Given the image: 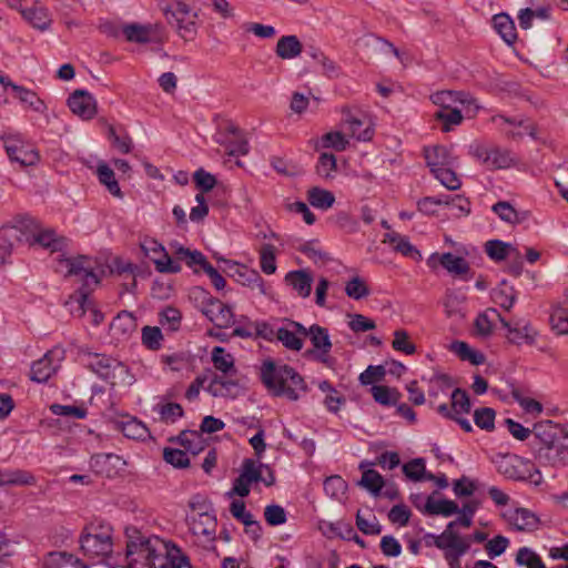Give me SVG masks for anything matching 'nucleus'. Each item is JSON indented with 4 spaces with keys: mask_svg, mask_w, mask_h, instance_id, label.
I'll list each match as a JSON object with an SVG mask.
<instances>
[{
    "mask_svg": "<svg viewBox=\"0 0 568 568\" xmlns=\"http://www.w3.org/2000/svg\"><path fill=\"white\" fill-rule=\"evenodd\" d=\"M261 379L265 387L274 395L297 400L307 387L303 377L288 365H277L273 361H265L261 367Z\"/></svg>",
    "mask_w": 568,
    "mask_h": 568,
    "instance_id": "f257e3e1",
    "label": "nucleus"
},
{
    "mask_svg": "<svg viewBox=\"0 0 568 568\" xmlns=\"http://www.w3.org/2000/svg\"><path fill=\"white\" fill-rule=\"evenodd\" d=\"M126 557L131 562H140L145 567L162 566L161 551L165 550V540L156 536H145L136 527L125 529Z\"/></svg>",
    "mask_w": 568,
    "mask_h": 568,
    "instance_id": "f03ea898",
    "label": "nucleus"
},
{
    "mask_svg": "<svg viewBox=\"0 0 568 568\" xmlns=\"http://www.w3.org/2000/svg\"><path fill=\"white\" fill-rule=\"evenodd\" d=\"M60 264L65 265L67 276H77L82 281L81 287L70 296L71 301L78 303L80 316H82L85 313L87 306L90 304V293L100 282L94 272L95 262L89 256L80 255L75 258L60 260Z\"/></svg>",
    "mask_w": 568,
    "mask_h": 568,
    "instance_id": "7ed1b4c3",
    "label": "nucleus"
},
{
    "mask_svg": "<svg viewBox=\"0 0 568 568\" xmlns=\"http://www.w3.org/2000/svg\"><path fill=\"white\" fill-rule=\"evenodd\" d=\"M160 9L168 22L185 41L193 40L197 32L199 14L181 0H162Z\"/></svg>",
    "mask_w": 568,
    "mask_h": 568,
    "instance_id": "20e7f679",
    "label": "nucleus"
},
{
    "mask_svg": "<svg viewBox=\"0 0 568 568\" xmlns=\"http://www.w3.org/2000/svg\"><path fill=\"white\" fill-rule=\"evenodd\" d=\"M26 231L23 242L30 246L40 245L50 253L63 252L69 244L65 236L59 235L53 229H41L32 219H27L20 223Z\"/></svg>",
    "mask_w": 568,
    "mask_h": 568,
    "instance_id": "39448f33",
    "label": "nucleus"
},
{
    "mask_svg": "<svg viewBox=\"0 0 568 568\" xmlns=\"http://www.w3.org/2000/svg\"><path fill=\"white\" fill-rule=\"evenodd\" d=\"M80 548L85 556L105 557L112 552V534L109 526H87L80 536Z\"/></svg>",
    "mask_w": 568,
    "mask_h": 568,
    "instance_id": "423d86ee",
    "label": "nucleus"
},
{
    "mask_svg": "<svg viewBox=\"0 0 568 568\" xmlns=\"http://www.w3.org/2000/svg\"><path fill=\"white\" fill-rule=\"evenodd\" d=\"M4 142V149L12 162L19 163L21 166H31L40 160L39 153L22 136L16 134H4L0 136Z\"/></svg>",
    "mask_w": 568,
    "mask_h": 568,
    "instance_id": "0eeeda50",
    "label": "nucleus"
},
{
    "mask_svg": "<svg viewBox=\"0 0 568 568\" xmlns=\"http://www.w3.org/2000/svg\"><path fill=\"white\" fill-rule=\"evenodd\" d=\"M432 102L439 109L465 108L467 116H474L478 110L476 100L467 92L444 90L430 95Z\"/></svg>",
    "mask_w": 568,
    "mask_h": 568,
    "instance_id": "6e6552de",
    "label": "nucleus"
},
{
    "mask_svg": "<svg viewBox=\"0 0 568 568\" xmlns=\"http://www.w3.org/2000/svg\"><path fill=\"white\" fill-rule=\"evenodd\" d=\"M141 248L155 265V270L160 273L175 274L181 271V265L165 252L164 246L153 239L145 240L141 244Z\"/></svg>",
    "mask_w": 568,
    "mask_h": 568,
    "instance_id": "1a4fd4ad",
    "label": "nucleus"
},
{
    "mask_svg": "<svg viewBox=\"0 0 568 568\" xmlns=\"http://www.w3.org/2000/svg\"><path fill=\"white\" fill-rule=\"evenodd\" d=\"M216 142L223 145L231 156L246 155L250 151L248 141L243 131L233 122H227L224 132L220 133Z\"/></svg>",
    "mask_w": 568,
    "mask_h": 568,
    "instance_id": "9d476101",
    "label": "nucleus"
},
{
    "mask_svg": "<svg viewBox=\"0 0 568 568\" xmlns=\"http://www.w3.org/2000/svg\"><path fill=\"white\" fill-rule=\"evenodd\" d=\"M456 526L457 521H450L436 540V547L438 549H446V556L453 554L455 560L469 550V539L458 535L454 530Z\"/></svg>",
    "mask_w": 568,
    "mask_h": 568,
    "instance_id": "9b49d317",
    "label": "nucleus"
},
{
    "mask_svg": "<svg viewBox=\"0 0 568 568\" xmlns=\"http://www.w3.org/2000/svg\"><path fill=\"white\" fill-rule=\"evenodd\" d=\"M491 121L497 124L506 135L518 139L529 135L537 139V133L534 124L521 116H506L497 114L491 118Z\"/></svg>",
    "mask_w": 568,
    "mask_h": 568,
    "instance_id": "f8f14e48",
    "label": "nucleus"
},
{
    "mask_svg": "<svg viewBox=\"0 0 568 568\" xmlns=\"http://www.w3.org/2000/svg\"><path fill=\"white\" fill-rule=\"evenodd\" d=\"M63 351L53 348L48 351L42 358L33 362L30 378L37 383H45L57 372L59 363L63 359Z\"/></svg>",
    "mask_w": 568,
    "mask_h": 568,
    "instance_id": "ddd939ff",
    "label": "nucleus"
},
{
    "mask_svg": "<svg viewBox=\"0 0 568 568\" xmlns=\"http://www.w3.org/2000/svg\"><path fill=\"white\" fill-rule=\"evenodd\" d=\"M203 314L217 327H230L234 324V314L231 306L211 296L203 302Z\"/></svg>",
    "mask_w": 568,
    "mask_h": 568,
    "instance_id": "4468645a",
    "label": "nucleus"
},
{
    "mask_svg": "<svg viewBox=\"0 0 568 568\" xmlns=\"http://www.w3.org/2000/svg\"><path fill=\"white\" fill-rule=\"evenodd\" d=\"M364 122L359 111H354L349 106L342 108V126L347 134L358 141H369L373 136V130L369 126L363 129Z\"/></svg>",
    "mask_w": 568,
    "mask_h": 568,
    "instance_id": "2eb2a0df",
    "label": "nucleus"
},
{
    "mask_svg": "<svg viewBox=\"0 0 568 568\" xmlns=\"http://www.w3.org/2000/svg\"><path fill=\"white\" fill-rule=\"evenodd\" d=\"M426 264L430 268H436L438 265L443 266L448 273L455 276H462L469 271V265L467 261L457 256L453 253H433L426 261Z\"/></svg>",
    "mask_w": 568,
    "mask_h": 568,
    "instance_id": "dca6fc26",
    "label": "nucleus"
},
{
    "mask_svg": "<svg viewBox=\"0 0 568 568\" xmlns=\"http://www.w3.org/2000/svg\"><path fill=\"white\" fill-rule=\"evenodd\" d=\"M70 110L83 120H90L97 114V101L85 90H75L68 98Z\"/></svg>",
    "mask_w": 568,
    "mask_h": 568,
    "instance_id": "f3484780",
    "label": "nucleus"
},
{
    "mask_svg": "<svg viewBox=\"0 0 568 568\" xmlns=\"http://www.w3.org/2000/svg\"><path fill=\"white\" fill-rule=\"evenodd\" d=\"M89 367L99 377L110 383L111 385L115 384L114 379L116 371H124V366L120 362L100 354H94L90 357Z\"/></svg>",
    "mask_w": 568,
    "mask_h": 568,
    "instance_id": "a211bd4d",
    "label": "nucleus"
},
{
    "mask_svg": "<svg viewBox=\"0 0 568 568\" xmlns=\"http://www.w3.org/2000/svg\"><path fill=\"white\" fill-rule=\"evenodd\" d=\"M121 33L129 42L145 44L156 40L159 24L128 23L121 27Z\"/></svg>",
    "mask_w": 568,
    "mask_h": 568,
    "instance_id": "6ab92c4d",
    "label": "nucleus"
},
{
    "mask_svg": "<svg viewBox=\"0 0 568 568\" xmlns=\"http://www.w3.org/2000/svg\"><path fill=\"white\" fill-rule=\"evenodd\" d=\"M26 231L20 225L3 226L0 230V265L6 264L18 243H23Z\"/></svg>",
    "mask_w": 568,
    "mask_h": 568,
    "instance_id": "aec40b11",
    "label": "nucleus"
},
{
    "mask_svg": "<svg viewBox=\"0 0 568 568\" xmlns=\"http://www.w3.org/2000/svg\"><path fill=\"white\" fill-rule=\"evenodd\" d=\"M90 465L95 474L111 478L123 469L125 462L115 454H97L91 457Z\"/></svg>",
    "mask_w": 568,
    "mask_h": 568,
    "instance_id": "412c9836",
    "label": "nucleus"
},
{
    "mask_svg": "<svg viewBox=\"0 0 568 568\" xmlns=\"http://www.w3.org/2000/svg\"><path fill=\"white\" fill-rule=\"evenodd\" d=\"M534 455L544 465L559 466L568 463V447L561 438L550 445L538 447Z\"/></svg>",
    "mask_w": 568,
    "mask_h": 568,
    "instance_id": "4be33fe9",
    "label": "nucleus"
},
{
    "mask_svg": "<svg viewBox=\"0 0 568 568\" xmlns=\"http://www.w3.org/2000/svg\"><path fill=\"white\" fill-rule=\"evenodd\" d=\"M476 156L491 170H500L509 168L513 159L510 153L500 148L491 146H479L476 150Z\"/></svg>",
    "mask_w": 568,
    "mask_h": 568,
    "instance_id": "5701e85b",
    "label": "nucleus"
},
{
    "mask_svg": "<svg viewBox=\"0 0 568 568\" xmlns=\"http://www.w3.org/2000/svg\"><path fill=\"white\" fill-rule=\"evenodd\" d=\"M559 438L561 437L559 436L558 428L551 420L536 423L532 428L530 448L535 454L538 452V447L550 445Z\"/></svg>",
    "mask_w": 568,
    "mask_h": 568,
    "instance_id": "b1692460",
    "label": "nucleus"
},
{
    "mask_svg": "<svg viewBox=\"0 0 568 568\" xmlns=\"http://www.w3.org/2000/svg\"><path fill=\"white\" fill-rule=\"evenodd\" d=\"M500 322L503 326L508 329V339L510 343L516 345L535 344L537 331L529 323L517 322L514 325H510V323L504 318H500Z\"/></svg>",
    "mask_w": 568,
    "mask_h": 568,
    "instance_id": "393cba45",
    "label": "nucleus"
},
{
    "mask_svg": "<svg viewBox=\"0 0 568 568\" xmlns=\"http://www.w3.org/2000/svg\"><path fill=\"white\" fill-rule=\"evenodd\" d=\"M450 405L443 403L438 406V413L444 417L468 414L470 412V399L466 390L455 388L450 394Z\"/></svg>",
    "mask_w": 568,
    "mask_h": 568,
    "instance_id": "a878e982",
    "label": "nucleus"
},
{
    "mask_svg": "<svg viewBox=\"0 0 568 568\" xmlns=\"http://www.w3.org/2000/svg\"><path fill=\"white\" fill-rule=\"evenodd\" d=\"M424 156L430 172L456 164V158L443 145L427 146L424 149Z\"/></svg>",
    "mask_w": 568,
    "mask_h": 568,
    "instance_id": "bb28decb",
    "label": "nucleus"
},
{
    "mask_svg": "<svg viewBox=\"0 0 568 568\" xmlns=\"http://www.w3.org/2000/svg\"><path fill=\"white\" fill-rule=\"evenodd\" d=\"M233 273L231 274L235 280L252 290H256L260 294H266L265 283L260 275V273L255 270L248 268L245 265L234 263L232 265Z\"/></svg>",
    "mask_w": 568,
    "mask_h": 568,
    "instance_id": "cd10ccee",
    "label": "nucleus"
},
{
    "mask_svg": "<svg viewBox=\"0 0 568 568\" xmlns=\"http://www.w3.org/2000/svg\"><path fill=\"white\" fill-rule=\"evenodd\" d=\"M307 333L313 347L318 352L317 358L326 364L332 349V342L327 328L313 324L307 329Z\"/></svg>",
    "mask_w": 568,
    "mask_h": 568,
    "instance_id": "c85d7f7f",
    "label": "nucleus"
},
{
    "mask_svg": "<svg viewBox=\"0 0 568 568\" xmlns=\"http://www.w3.org/2000/svg\"><path fill=\"white\" fill-rule=\"evenodd\" d=\"M286 285L291 286L298 296L306 298L311 295L313 276L306 270L291 271L284 278Z\"/></svg>",
    "mask_w": 568,
    "mask_h": 568,
    "instance_id": "c756f323",
    "label": "nucleus"
},
{
    "mask_svg": "<svg viewBox=\"0 0 568 568\" xmlns=\"http://www.w3.org/2000/svg\"><path fill=\"white\" fill-rule=\"evenodd\" d=\"M136 326L134 315L128 311H122L111 322L110 329L118 339H126L135 332Z\"/></svg>",
    "mask_w": 568,
    "mask_h": 568,
    "instance_id": "7c9ffc66",
    "label": "nucleus"
},
{
    "mask_svg": "<svg viewBox=\"0 0 568 568\" xmlns=\"http://www.w3.org/2000/svg\"><path fill=\"white\" fill-rule=\"evenodd\" d=\"M162 566L158 568H192L189 557L174 544L165 541V550L161 551Z\"/></svg>",
    "mask_w": 568,
    "mask_h": 568,
    "instance_id": "2f4dec72",
    "label": "nucleus"
},
{
    "mask_svg": "<svg viewBox=\"0 0 568 568\" xmlns=\"http://www.w3.org/2000/svg\"><path fill=\"white\" fill-rule=\"evenodd\" d=\"M527 463L518 456H505L498 465V471L514 480H525L527 471L523 469Z\"/></svg>",
    "mask_w": 568,
    "mask_h": 568,
    "instance_id": "473e14b6",
    "label": "nucleus"
},
{
    "mask_svg": "<svg viewBox=\"0 0 568 568\" xmlns=\"http://www.w3.org/2000/svg\"><path fill=\"white\" fill-rule=\"evenodd\" d=\"M302 51L303 44L294 34L281 37L275 47L276 55L283 60L295 59Z\"/></svg>",
    "mask_w": 568,
    "mask_h": 568,
    "instance_id": "72a5a7b5",
    "label": "nucleus"
},
{
    "mask_svg": "<svg viewBox=\"0 0 568 568\" xmlns=\"http://www.w3.org/2000/svg\"><path fill=\"white\" fill-rule=\"evenodd\" d=\"M22 17L34 29L40 31H47L52 23V19L48 10L43 7L37 6L33 2L30 4L29 9L23 10Z\"/></svg>",
    "mask_w": 568,
    "mask_h": 568,
    "instance_id": "f704fd0d",
    "label": "nucleus"
},
{
    "mask_svg": "<svg viewBox=\"0 0 568 568\" xmlns=\"http://www.w3.org/2000/svg\"><path fill=\"white\" fill-rule=\"evenodd\" d=\"M458 511V505L450 499H436L433 496H428L424 505V513L428 515H442L444 517H450Z\"/></svg>",
    "mask_w": 568,
    "mask_h": 568,
    "instance_id": "c9c22d12",
    "label": "nucleus"
},
{
    "mask_svg": "<svg viewBox=\"0 0 568 568\" xmlns=\"http://www.w3.org/2000/svg\"><path fill=\"white\" fill-rule=\"evenodd\" d=\"M493 26L496 32L507 44H513L517 39L516 27L508 14L499 13L494 16Z\"/></svg>",
    "mask_w": 568,
    "mask_h": 568,
    "instance_id": "e433bc0d",
    "label": "nucleus"
},
{
    "mask_svg": "<svg viewBox=\"0 0 568 568\" xmlns=\"http://www.w3.org/2000/svg\"><path fill=\"white\" fill-rule=\"evenodd\" d=\"M97 175L99 182L106 187V190L113 196L118 199L123 197V193L121 187L115 179V174L113 170L104 162H100L97 166Z\"/></svg>",
    "mask_w": 568,
    "mask_h": 568,
    "instance_id": "4c0bfd02",
    "label": "nucleus"
},
{
    "mask_svg": "<svg viewBox=\"0 0 568 568\" xmlns=\"http://www.w3.org/2000/svg\"><path fill=\"white\" fill-rule=\"evenodd\" d=\"M509 521L518 530H532L538 525L537 516L527 508H516L508 515Z\"/></svg>",
    "mask_w": 568,
    "mask_h": 568,
    "instance_id": "58836bf2",
    "label": "nucleus"
},
{
    "mask_svg": "<svg viewBox=\"0 0 568 568\" xmlns=\"http://www.w3.org/2000/svg\"><path fill=\"white\" fill-rule=\"evenodd\" d=\"M44 568H87V566L71 554L55 551L45 557Z\"/></svg>",
    "mask_w": 568,
    "mask_h": 568,
    "instance_id": "ea45409f",
    "label": "nucleus"
},
{
    "mask_svg": "<svg viewBox=\"0 0 568 568\" xmlns=\"http://www.w3.org/2000/svg\"><path fill=\"white\" fill-rule=\"evenodd\" d=\"M463 112H465V108L463 106L454 109H438L434 113V116L442 124V130L448 132L462 123L464 119Z\"/></svg>",
    "mask_w": 568,
    "mask_h": 568,
    "instance_id": "a19ab883",
    "label": "nucleus"
},
{
    "mask_svg": "<svg viewBox=\"0 0 568 568\" xmlns=\"http://www.w3.org/2000/svg\"><path fill=\"white\" fill-rule=\"evenodd\" d=\"M34 476L22 469H0V486L6 485H33Z\"/></svg>",
    "mask_w": 568,
    "mask_h": 568,
    "instance_id": "79ce46f5",
    "label": "nucleus"
},
{
    "mask_svg": "<svg viewBox=\"0 0 568 568\" xmlns=\"http://www.w3.org/2000/svg\"><path fill=\"white\" fill-rule=\"evenodd\" d=\"M11 89L14 92L17 99H19L22 103L28 104L33 111L38 113H44L47 110V105L41 100L36 92L24 87L18 84H11Z\"/></svg>",
    "mask_w": 568,
    "mask_h": 568,
    "instance_id": "37998d69",
    "label": "nucleus"
},
{
    "mask_svg": "<svg viewBox=\"0 0 568 568\" xmlns=\"http://www.w3.org/2000/svg\"><path fill=\"white\" fill-rule=\"evenodd\" d=\"M212 363L216 371L225 375L232 376L236 373L234 357L221 346L212 349Z\"/></svg>",
    "mask_w": 568,
    "mask_h": 568,
    "instance_id": "c03bdc74",
    "label": "nucleus"
},
{
    "mask_svg": "<svg viewBox=\"0 0 568 568\" xmlns=\"http://www.w3.org/2000/svg\"><path fill=\"white\" fill-rule=\"evenodd\" d=\"M307 201L313 207L326 211L335 203V195L328 190L314 186L307 191Z\"/></svg>",
    "mask_w": 568,
    "mask_h": 568,
    "instance_id": "a18cd8bd",
    "label": "nucleus"
},
{
    "mask_svg": "<svg viewBox=\"0 0 568 568\" xmlns=\"http://www.w3.org/2000/svg\"><path fill=\"white\" fill-rule=\"evenodd\" d=\"M393 251L415 262L422 260L419 250L409 242L408 237L396 232H393Z\"/></svg>",
    "mask_w": 568,
    "mask_h": 568,
    "instance_id": "49530a36",
    "label": "nucleus"
},
{
    "mask_svg": "<svg viewBox=\"0 0 568 568\" xmlns=\"http://www.w3.org/2000/svg\"><path fill=\"white\" fill-rule=\"evenodd\" d=\"M515 562L525 568H547L541 557L529 547H520L517 550Z\"/></svg>",
    "mask_w": 568,
    "mask_h": 568,
    "instance_id": "de8ad7c7",
    "label": "nucleus"
},
{
    "mask_svg": "<svg viewBox=\"0 0 568 568\" xmlns=\"http://www.w3.org/2000/svg\"><path fill=\"white\" fill-rule=\"evenodd\" d=\"M121 430L128 438L144 440L150 437L149 428L136 418H129L121 423Z\"/></svg>",
    "mask_w": 568,
    "mask_h": 568,
    "instance_id": "09e8293b",
    "label": "nucleus"
},
{
    "mask_svg": "<svg viewBox=\"0 0 568 568\" xmlns=\"http://www.w3.org/2000/svg\"><path fill=\"white\" fill-rule=\"evenodd\" d=\"M491 211L503 222L517 224L521 221L518 211L507 201H498L491 206Z\"/></svg>",
    "mask_w": 568,
    "mask_h": 568,
    "instance_id": "8fccbe9b",
    "label": "nucleus"
},
{
    "mask_svg": "<svg viewBox=\"0 0 568 568\" xmlns=\"http://www.w3.org/2000/svg\"><path fill=\"white\" fill-rule=\"evenodd\" d=\"M358 484L373 495H378L385 481L383 476L374 469H366L363 471L362 478Z\"/></svg>",
    "mask_w": 568,
    "mask_h": 568,
    "instance_id": "3c124183",
    "label": "nucleus"
},
{
    "mask_svg": "<svg viewBox=\"0 0 568 568\" xmlns=\"http://www.w3.org/2000/svg\"><path fill=\"white\" fill-rule=\"evenodd\" d=\"M454 168L455 165H448L444 169H437L434 173H432L443 186L452 191L458 190L462 185V182L455 173Z\"/></svg>",
    "mask_w": 568,
    "mask_h": 568,
    "instance_id": "603ef678",
    "label": "nucleus"
},
{
    "mask_svg": "<svg viewBox=\"0 0 568 568\" xmlns=\"http://www.w3.org/2000/svg\"><path fill=\"white\" fill-rule=\"evenodd\" d=\"M142 344L151 351H158L162 347L163 334L158 326H144L141 333Z\"/></svg>",
    "mask_w": 568,
    "mask_h": 568,
    "instance_id": "864d4df0",
    "label": "nucleus"
},
{
    "mask_svg": "<svg viewBox=\"0 0 568 568\" xmlns=\"http://www.w3.org/2000/svg\"><path fill=\"white\" fill-rule=\"evenodd\" d=\"M393 351L405 355H413L416 352V346L406 331L393 332Z\"/></svg>",
    "mask_w": 568,
    "mask_h": 568,
    "instance_id": "5fc2aeb1",
    "label": "nucleus"
},
{
    "mask_svg": "<svg viewBox=\"0 0 568 568\" xmlns=\"http://www.w3.org/2000/svg\"><path fill=\"white\" fill-rule=\"evenodd\" d=\"M336 158L332 153H322L316 164V173L324 180H331L336 172Z\"/></svg>",
    "mask_w": 568,
    "mask_h": 568,
    "instance_id": "6e6d98bb",
    "label": "nucleus"
},
{
    "mask_svg": "<svg viewBox=\"0 0 568 568\" xmlns=\"http://www.w3.org/2000/svg\"><path fill=\"white\" fill-rule=\"evenodd\" d=\"M160 324L171 332L179 331L181 326L182 315L181 312L172 306L165 307L160 314Z\"/></svg>",
    "mask_w": 568,
    "mask_h": 568,
    "instance_id": "4d7b16f0",
    "label": "nucleus"
},
{
    "mask_svg": "<svg viewBox=\"0 0 568 568\" xmlns=\"http://www.w3.org/2000/svg\"><path fill=\"white\" fill-rule=\"evenodd\" d=\"M386 376V368L384 365H369L361 375L359 382L362 385H377L383 382Z\"/></svg>",
    "mask_w": 568,
    "mask_h": 568,
    "instance_id": "13d9d810",
    "label": "nucleus"
},
{
    "mask_svg": "<svg viewBox=\"0 0 568 568\" xmlns=\"http://www.w3.org/2000/svg\"><path fill=\"white\" fill-rule=\"evenodd\" d=\"M260 266L265 274L275 273V246L273 244L262 245L260 250Z\"/></svg>",
    "mask_w": 568,
    "mask_h": 568,
    "instance_id": "bf43d9fd",
    "label": "nucleus"
},
{
    "mask_svg": "<svg viewBox=\"0 0 568 568\" xmlns=\"http://www.w3.org/2000/svg\"><path fill=\"white\" fill-rule=\"evenodd\" d=\"M511 251V245L500 240H491L486 243V253L494 261L505 260Z\"/></svg>",
    "mask_w": 568,
    "mask_h": 568,
    "instance_id": "052dcab7",
    "label": "nucleus"
},
{
    "mask_svg": "<svg viewBox=\"0 0 568 568\" xmlns=\"http://www.w3.org/2000/svg\"><path fill=\"white\" fill-rule=\"evenodd\" d=\"M403 473L405 476L414 481H420L426 478L425 460L423 458H415L403 465Z\"/></svg>",
    "mask_w": 568,
    "mask_h": 568,
    "instance_id": "680f3d73",
    "label": "nucleus"
},
{
    "mask_svg": "<svg viewBox=\"0 0 568 568\" xmlns=\"http://www.w3.org/2000/svg\"><path fill=\"white\" fill-rule=\"evenodd\" d=\"M495 410L489 407L478 408L474 413V422L480 429L491 432L495 428Z\"/></svg>",
    "mask_w": 568,
    "mask_h": 568,
    "instance_id": "e2e57ef3",
    "label": "nucleus"
},
{
    "mask_svg": "<svg viewBox=\"0 0 568 568\" xmlns=\"http://www.w3.org/2000/svg\"><path fill=\"white\" fill-rule=\"evenodd\" d=\"M454 385L453 378L446 374H436L429 382V396L437 397L439 393L446 394Z\"/></svg>",
    "mask_w": 568,
    "mask_h": 568,
    "instance_id": "0e129e2a",
    "label": "nucleus"
},
{
    "mask_svg": "<svg viewBox=\"0 0 568 568\" xmlns=\"http://www.w3.org/2000/svg\"><path fill=\"white\" fill-rule=\"evenodd\" d=\"M349 142L345 134L339 131H333L322 136L323 148H332L337 152L345 151Z\"/></svg>",
    "mask_w": 568,
    "mask_h": 568,
    "instance_id": "69168bd1",
    "label": "nucleus"
},
{
    "mask_svg": "<svg viewBox=\"0 0 568 568\" xmlns=\"http://www.w3.org/2000/svg\"><path fill=\"white\" fill-rule=\"evenodd\" d=\"M347 489L346 481L338 475L327 477L324 481V490L332 498H341Z\"/></svg>",
    "mask_w": 568,
    "mask_h": 568,
    "instance_id": "338daca9",
    "label": "nucleus"
},
{
    "mask_svg": "<svg viewBox=\"0 0 568 568\" xmlns=\"http://www.w3.org/2000/svg\"><path fill=\"white\" fill-rule=\"evenodd\" d=\"M550 325L558 335L568 334V311L558 307L550 314Z\"/></svg>",
    "mask_w": 568,
    "mask_h": 568,
    "instance_id": "774afa93",
    "label": "nucleus"
}]
</instances>
